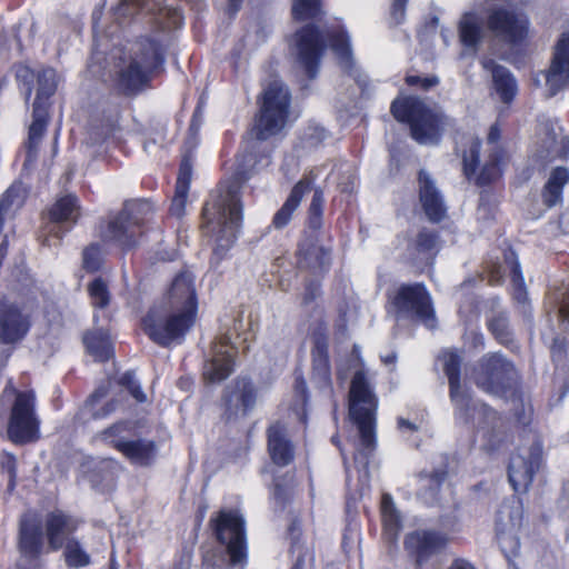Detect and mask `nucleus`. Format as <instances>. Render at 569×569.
Returning <instances> with one entry per match:
<instances>
[{"label": "nucleus", "mask_w": 569, "mask_h": 569, "mask_svg": "<svg viewBox=\"0 0 569 569\" xmlns=\"http://www.w3.org/2000/svg\"><path fill=\"white\" fill-rule=\"evenodd\" d=\"M326 49L325 34L308 24L296 33L295 54L298 64L309 79H315Z\"/></svg>", "instance_id": "obj_14"}, {"label": "nucleus", "mask_w": 569, "mask_h": 569, "mask_svg": "<svg viewBox=\"0 0 569 569\" xmlns=\"http://www.w3.org/2000/svg\"><path fill=\"white\" fill-rule=\"evenodd\" d=\"M438 237L435 232L421 230L415 241V248L419 253L427 256V259L437 249Z\"/></svg>", "instance_id": "obj_49"}, {"label": "nucleus", "mask_w": 569, "mask_h": 569, "mask_svg": "<svg viewBox=\"0 0 569 569\" xmlns=\"http://www.w3.org/2000/svg\"><path fill=\"white\" fill-rule=\"evenodd\" d=\"M237 346L228 336H222L212 347V358L203 366V377L210 382L224 380L233 369V357Z\"/></svg>", "instance_id": "obj_21"}, {"label": "nucleus", "mask_w": 569, "mask_h": 569, "mask_svg": "<svg viewBox=\"0 0 569 569\" xmlns=\"http://www.w3.org/2000/svg\"><path fill=\"white\" fill-rule=\"evenodd\" d=\"M449 542L446 532L437 530H416L406 536L405 548L422 566L433 555L440 552Z\"/></svg>", "instance_id": "obj_18"}, {"label": "nucleus", "mask_w": 569, "mask_h": 569, "mask_svg": "<svg viewBox=\"0 0 569 569\" xmlns=\"http://www.w3.org/2000/svg\"><path fill=\"white\" fill-rule=\"evenodd\" d=\"M48 119V106L33 103L32 122L29 128L28 137V161H32L36 157L37 148L44 133Z\"/></svg>", "instance_id": "obj_37"}, {"label": "nucleus", "mask_w": 569, "mask_h": 569, "mask_svg": "<svg viewBox=\"0 0 569 569\" xmlns=\"http://www.w3.org/2000/svg\"><path fill=\"white\" fill-rule=\"evenodd\" d=\"M257 389L248 378H237L224 389L222 402L227 419H238L251 412L257 403Z\"/></svg>", "instance_id": "obj_16"}, {"label": "nucleus", "mask_w": 569, "mask_h": 569, "mask_svg": "<svg viewBox=\"0 0 569 569\" xmlns=\"http://www.w3.org/2000/svg\"><path fill=\"white\" fill-rule=\"evenodd\" d=\"M459 37L467 48L476 49L483 37L482 20L476 13H465L459 23Z\"/></svg>", "instance_id": "obj_38"}, {"label": "nucleus", "mask_w": 569, "mask_h": 569, "mask_svg": "<svg viewBox=\"0 0 569 569\" xmlns=\"http://www.w3.org/2000/svg\"><path fill=\"white\" fill-rule=\"evenodd\" d=\"M505 262L512 274V281L518 289H522L525 279L520 269V263L517 259V254L513 250H508L505 253Z\"/></svg>", "instance_id": "obj_52"}, {"label": "nucleus", "mask_w": 569, "mask_h": 569, "mask_svg": "<svg viewBox=\"0 0 569 569\" xmlns=\"http://www.w3.org/2000/svg\"><path fill=\"white\" fill-rule=\"evenodd\" d=\"M190 181L191 164L187 159H184L180 164L174 196L170 206V213L177 218H180L184 214Z\"/></svg>", "instance_id": "obj_35"}, {"label": "nucleus", "mask_w": 569, "mask_h": 569, "mask_svg": "<svg viewBox=\"0 0 569 569\" xmlns=\"http://www.w3.org/2000/svg\"><path fill=\"white\" fill-rule=\"evenodd\" d=\"M206 233L213 239L212 264H218L234 243L242 220L240 186L221 184L202 211Z\"/></svg>", "instance_id": "obj_1"}, {"label": "nucleus", "mask_w": 569, "mask_h": 569, "mask_svg": "<svg viewBox=\"0 0 569 569\" xmlns=\"http://www.w3.org/2000/svg\"><path fill=\"white\" fill-rule=\"evenodd\" d=\"M2 468L8 472L9 476V487L13 488L14 479H16V459L12 456H9L4 462H2Z\"/></svg>", "instance_id": "obj_60"}, {"label": "nucleus", "mask_w": 569, "mask_h": 569, "mask_svg": "<svg viewBox=\"0 0 569 569\" xmlns=\"http://www.w3.org/2000/svg\"><path fill=\"white\" fill-rule=\"evenodd\" d=\"M419 198L430 221L439 222L445 218L447 209L442 197L435 181L425 170L419 172Z\"/></svg>", "instance_id": "obj_26"}, {"label": "nucleus", "mask_w": 569, "mask_h": 569, "mask_svg": "<svg viewBox=\"0 0 569 569\" xmlns=\"http://www.w3.org/2000/svg\"><path fill=\"white\" fill-rule=\"evenodd\" d=\"M217 539L226 546L229 566L232 569H244L248 565L244 521L236 511H220L211 520Z\"/></svg>", "instance_id": "obj_10"}, {"label": "nucleus", "mask_w": 569, "mask_h": 569, "mask_svg": "<svg viewBox=\"0 0 569 569\" xmlns=\"http://www.w3.org/2000/svg\"><path fill=\"white\" fill-rule=\"evenodd\" d=\"M543 78L549 97L569 83V30L562 32L557 41L550 68L543 73Z\"/></svg>", "instance_id": "obj_20"}, {"label": "nucleus", "mask_w": 569, "mask_h": 569, "mask_svg": "<svg viewBox=\"0 0 569 569\" xmlns=\"http://www.w3.org/2000/svg\"><path fill=\"white\" fill-rule=\"evenodd\" d=\"M326 38L330 41V47L337 56L339 63L346 70L352 66V56L350 40L343 30L328 31Z\"/></svg>", "instance_id": "obj_41"}, {"label": "nucleus", "mask_w": 569, "mask_h": 569, "mask_svg": "<svg viewBox=\"0 0 569 569\" xmlns=\"http://www.w3.org/2000/svg\"><path fill=\"white\" fill-rule=\"evenodd\" d=\"M296 392L300 395L301 400L305 401L307 398V383L303 378L298 377L296 379Z\"/></svg>", "instance_id": "obj_63"}, {"label": "nucleus", "mask_w": 569, "mask_h": 569, "mask_svg": "<svg viewBox=\"0 0 569 569\" xmlns=\"http://www.w3.org/2000/svg\"><path fill=\"white\" fill-rule=\"evenodd\" d=\"M563 342L559 341V339H555V342L551 347V357L556 363H559L562 360L563 352Z\"/></svg>", "instance_id": "obj_62"}, {"label": "nucleus", "mask_w": 569, "mask_h": 569, "mask_svg": "<svg viewBox=\"0 0 569 569\" xmlns=\"http://www.w3.org/2000/svg\"><path fill=\"white\" fill-rule=\"evenodd\" d=\"M523 523L521 501L512 497L503 501L496 517V535L501 550L507 556H515L520 549L518 532Z\"/></svg>", "instance_id": "obj_13"}, {"label": "nucleus", "mask_w": 569, "mask_h": 569, "mask_svg": "<svg viewBox=\"0 0 569 569\" xmlns=\"http://www.w3.org/2000/svg\"><path fill=\"white\" fill-rule=\"evenodd\" d=\"M323 194L322 191L316 190L309 207V213H322Z\"/></svg>", "instance_id": "obj_59"}, {"label": "nucleus", "mask_w": 569, "mask_h": 569, "mask_svg": "<svg viewBox=\"0 0 569 569\" xmlns=\"http://www.w3.org/2000/svg\"><path fill=\"white\" fill-rule=\"evenodd\" d=\"M118 87L126 93L140 90L164 62L162 36L141 37L112 53Z\"/></svg>", "instance_id": "obj_2"}, {"label": "nucleus", "mask_w": 569, "mask_h": 569, "mask_svg": "<svg viewBox=\"0 0 569 569\" xmlns=\"http://www.w3.org/2000/svg\"><path fill=\"white\" fill-rule=\"evenodd\" d=\"M482 67L491 72L495 90L501 101L509 103L518 90L515 77L507 68L497 64L492 59L482 60Z\"/></svg>", "instance_id": "obj_30"}, {"label": "nucleus", "mask_w": 569, "mask_h": 569, "mask_svg": "<svg viewBox=\"0 0 569 569\" xmlns=\"http://www.w3.org/2000/svg\"><path fill=\"white\" fill-rule=\"evenodd\" d=\"M408 0H393L391 7V16L397 23H400L405 18L406 4Z\"/></svg>", "instance_id": "obj_57"}, {"label": "nucleus", "mask_w": 569, "mask_h": 569, "mask_svg": "<svg viewBox=\"0 0 569 569\" xmlns=\"http://www.w3.org/2000/svg\"><path fill=\"white\" fill-rule=\"evenodd\" d=\"M311 188L309 179H301L291 190L288 199L273 217L272 223L276 228L281 229L289 223L292 213L299 207L300 201L306 192Z\"/></svg>", "instance_id": "obj_33"}, {"label": "nucleus", "mask_w": 569, "mask_h": 569, "mask_svg": "<svg viewBox=\"0 0 569 569\" xmlns=\"http://www.w3.org/2000/svg\"><path fill=\"white\" fill-rule=\"evenodd\" d=\"M499 176V169L496 163H491L489 166H486L481 173L477 178L478 184H486L490 182L492 179Z\"/></svg>", "instance_id": "obj_55"}, {"label": "nucleus", "mask_w": 569, "mask_h": 569, "mask_svg": "<svg viewBox=\"0 0 569 569\" xmlns=\"http://www.w3.org/2000/svg\"><path fill=\"white\" fill-rule=\"evenodd\" d=\"M108 388L99 387L86 401L84 410L88 411L92 419L102 420L110 417L119 407V401L108 399Z\"/></svg>", "instance_id": "obj_34"}, {"label": "nucleus", "mask_w": 569, "mask_h": 569, "mask_svg": "<svg viewBox=\"0 0 569 569\" xmlns=\"http://www.w3.org/2000/svg\"><path fill=\"white\" fill-rule=\"evenodd\" d=\"M197 313L166 305L154 307L143 319L147 335L156 343L169 347L183 341L196 322Z\"/></svg>", "instance_id": "obj_7"}, {"label": "nucleus", "mask_w": 569, "mask_h": 569, "mask_svg": "<svg viewBox=\"0 0 569 569\" xmlns=\"http://www.w3.org/2000/svg\"><path fill=\"white\" fill-rule=\"evenodd\" d=\"M17 78L19 80H22L27 84V88H26V100H29L30 96H31V92H32V89H31V86H30V82L33 79L32 71L28 67H20L17 70Z\"/></svg>", "instance_id": "obj_56"}, {"label": "nucleus", "mask_w": 569, "mask_h": 569, "mask_svg": "<svg viewBox=\"0 0 569 569\" xmlns=\"http://www.w3.org/2000/svg\"><path fill=\"white\" fill-rule=\"evenodd\" d=\"M162 305L197 313L198 300L194 276L183 271L174 277Z\"/></svg>", "instance_id": "obj_22"}, {"label": "nucleus", "mask_w": 569, "mask_h": 569, "mask_svg": "<svg viewBox=\"0 0 569 569\" xmlns=\"http://www.w3.org/2000/svg\"><path fill=\"white\" fill-rule=\"evenodd\" d=\"M542 448L539 443L513 455L508 468L509 482L516 492H525L541 465Z\"/></svg>", "instance_id": "obj_17"}, {"label": "nucleus", "mask_w": 569, "mask_h": 569, "mask_svg": "<svg viewBox=\"0 0 569 569\" xmlns=\"http://www.w3.org/2000/svg\"><path fill=\"white\" fill-rule=\"evenodd\" d=\"M299 266L322 270L330 263V249L315 238H307L299 244Z\"/></svg>", "instance_id": "obj_32"}, {"label": "nucleus", "mask_w": 569, "mask_h": 569, "mask_svg": "<svg viewBox=\"0 0 569 569\" xmlns=\"http://www.w3.org/2000/svg\"><path fill=\"white\" fill-rule=\"evenodd\" d=\"M488 327L501 343H507L510 340L509 321L505 312L492 316L488 320Z\"/></svg>", "instance_id": "obj_48"}, {"label": "nucleus", "mask_w": 569, "mask_h": 569, "mask_svg": "<svg viewBox=\"0 0 569 569\" xmlns=\"http://www.w3.org/2000/svg\"><path fill=\"white\" fill-rule=\"evenodd\" d=\"M64 559L69 567H84L90 562L89 555L84 551L80 542L70 538L64 545Z\"/></svg>", "instance_id": "obj_44"}, {"label": "nucleus", "mask_w": 569, "mask_h": 569, "mask_svg": "<svg viewBox=\"0 0 569 569\" xmlns=\"http://www.w3.org/2000/svg\"><path fill=\"white\" fill-rule=\"evenodd\" d=\"M446 479L445 471H435L428 477V481L430 482V488L432 490V496L436 495L439 489L441 482Z\"/></svg>", "instance_id": "obj_61"}, {"label": "nucleus", "mask_w": 569, "mask_h": 569, "mask_svg": "<svg viewBox=\"0 0 569 569\" xmlns=\"http://www.w3.org/2000/svg\"><path fill=\"white\" fill-rule=\"evenodd\" d=\"M378 398L363 370L355 373L349 391V416L358 428L359 443L355 455L357 465L363 468L376 448V420Z\"/></svg>", "instance_id": "obj_3"}, {"label": "nucleus", "mask_w": 569, "mask_h": 569, "mask_svg": "<svg viewBox=\"0 0 569 569\" xmlns=\"http://www.w3.org/2000/svg\"><path fill=\"white\" fill-rule=\"evenodd\" d=\"M322 13L320 0H293L292 16L296 20L318 19Z\"/></svg>", "instance_id": "obj_43"}, {"label": "nucleus", "mask_w": 569, "mask_h": 569, "mask_svg": "<svg viewBox=\"0 0 569 569\" xmlns=\"http://www.w3.org/2000/svg\"><path fill=\"white\" fill-rule=\"evenodd\" d=\"M91 303L94 308H106L109 305L110 293L107 283L101 279H94L88 287Z\"/></svg>", "instance_id": "obj_47"}, {"label": "nucleus", "mask_w": 569, "mask_h": 569, "mask_svg": "<svg viewBox=\"0 0 569 569\" xmlns=\"http://www.w3.org/2000/svg\"><path fill=\"white\" fill-rule=\"evenodd\" d=\"M380 511L386 536L390 541L397 540L402 528V519L391 495H382Z\"/></svg>", "instance_id": "obj_36"}, {"label": "nucleus", "mask_w": 569, "mask_h": 569, "mask_svg": "<svg viewBox=\"0 0 569 569\" xmlns=\"http://www.w3.org/2000/svg\"><path fill=\"white\" fill-rule=\"evenodd\" d=\"M160 19L163 29L178 28L183 20L180 10L171 7H166L160 10Z\"/></svg>", "instance_id": "obj_53"}, {"label": "nucleus", "mask_w": 569, "mask_h": 569, "mask_svg": "<svg viewBox=\"0 0 569 569\" xmlns=\"http://www.w3.org/2000/svg\"><path fill=\"white\" fill-rule=\"evenodd\" d=\"M119 385L126 387L131 396L139 402H144L147 397L136 380L133 371H127L119 378Z\"/></svg>", "instance_id": "obj_51"}, {"label": "nucleus", "mask_w": 569, "mask_h": 569, "mask_svg": "<svg viewBox=\"0 0 569 569\" xmlns=\"http://www.w3.org/2000/svg\"><path fill=\"white\" fill-rule=\"evenodd\" d=\"M290 92L282 81L274 79L263 90L261 113L254 131L259 140H266L283 129L288 118Z\"/></svg>", "instance_id": "obj_9"}, {"label": "nucleus", "mask_w": 569, "mask_h": 569, "mask_svg": "<svg viewBox=\"0 0 569 569\" xmlns=\"http://www.w3.org/2000/svg\"><path fill=\"white\" fill-rule=\"evenodd\" d=\"M0 420L7 421L8 438L14 443L39 439L40 422L36 415L34 395L17 390L11 380L0 396Z\"/></svg>", "instance_id": "obj_4"}, {"label": "nucleus", "mask_w": 569, "mask_h": 569, "mask_svg": "<svg viewBox=\"0 0 569 569\" xmlns=\"http://www.w3.org/2000/svg\"><path fill=\"white\" fill-rule=\"evenodd\" d=\"M57 89L56 71L53 69H43L38 74V90L33 103H41L47 106V100L51 97Z\"/></svg>", "instance_id": "obj_42"}, {"label": "nucleus", "mask_w": 569, "mask_h": 569, "mask_svg": "<svg viewBox=\"0 0 569 569\" xmlns=\"http://www.w3.org/2000/svg\"><path fill=\"white\" fill-rule=\"evenodd\" d=\"M449 569H475L473 566L466 560H456Z\"/></svg>", "instance_id": "obj_64"}, {"label": "nucleus", "mask_w": 569, "mask_h": 569, "mask_svg": "<svg viewBox=\"0 0 569 569\" xmlns=\"http://www.w3.org/2000/svg\"><path fill=\"white\" fill-rule=\"evenodd\" d=\"M153 212L149 200H133L124 204L123 209L106 226L100 228V237L104 243H112L122 250H130L139 243L142 227Z\"/></svg>", "instance_id": "obj_6"}, {"label": "nucleus", "mask_w": 569, "mask_h": 569, "mask_svg": "<svg viewBox=\"0 0 569 569\" xmlns=\"http://www.w3.org/2000/svg\"><path fill=\"white\" fill-rule=\"evenodd\" d=\"M102 250L99 244L92 243L83 251V267L89 271H96L102 263Z\"/></svg>", "instance_id": "obj_50"}, {"label": "nucleus", "mask_w": 569, "mask_h": 569, "mask_svg": "<svg viewBox=\"0 0 569 569\" xmlns=\"http://www.w3.org/2000/svg\"><path fill=\"white\" fill-rule=\"evenodd\" d=\"M51 223L47 227V234L42 243L51 247V239H60V223L70 222L74 224L80 217V206L74 194H67L57 199L56 203L49 211Z\"/></svg>", "instance_id": "obj_23"}, {"label": "nucleus", "mask_w": 569, "mask_h": 569, "mask_svg": "<svg viewBox=\"0 0 569 569\" xmlns=\"http://www.w3.org/2000/svg\"><path fill=\"white\" fill-rule=\"evenodd\" d=\"M83 342L87 351L97 360L106 361L113 355V349L108 333L102 330L90 331L84 335Z\"/></svg>", "instance_id": "obj_39"}, {"label": "nucleus", "mask_w": 569, "mask_h": 569, "mask_svg": "<svg viewBox=\"0 0 569 569\" xmlns=\"http://www.w3.org/2000/svg\"><path fill=\"white\" fill-rule=\"evenodd\" d=\"M29 330V320L13 305H0V340L13 343L22 339Z\"/></svg>", "instance_id": "obj_25"}, {"label": "nucleus", "mask_w": 569, "mask_h": 569, "mask_svg": "<svg viewBox=\"0 0 569 569\" xmlns=\"http://www.w3.org/2000/svg\"><path fill=\"white\" fill-rule=\"evenodd\" d=\"M440 526L447 532H458L460 530V522L456 516H445L440 520Z\"/></svg>", "instance_id": "obj_58"}, {"label": "nucleus", "mask_w": 569, "mask_h": 569, "mask_svg": "<svg viewBox=\"0 0 569 569\" xmlns=\"http://www.w3.org/2000/svg\"><path fill=\"white\" fill-rule=\"evenodd\" d=\"M391 113L398 121L409 123L411 137L420 144L438 143L441 132L450 122L440 110L430 108L415 97L395 100Z\"/></svg>", "instance_id": "obj_5"}, {"label": "nucleus", "mask_w": 569, "mask_h": 569, "mask_svg": "<svg viewBox=\"0 0 569 569\" xmlns=\"http://www.w3.org/2000/svg\"><path fill=\"white\" fill-rule=\"evenodd\" d=\"M20 550L28 556L39 555L42 547V530L34 515L27 513L20 521Z\"/></svg>", "instance_id": "obj_31"}, {"label": "nucleus", "mask_w": 569, "mask_h": 569, "mask_svg": "<svg viewBox=\"0 0 569 569\" xmlns=\"http://www.w3.org/2000/svg\"><path fill=\"white\" fill-rule=\"evenodd\" d=\"M144 4V0H120L119 4L114 8V17L117 19L127 18L137 12Z\"/></svg>", "instance_id": "obj_54"}, {"label": "nucleus", "mask_w": 569, "mask_h": 569, "mask_svg": "<svg viewBox=\"0 0 569 569\" xmlns=\"http://www.w3.org/2000/svg\"><path fill=\"white\" fill-rule=\"evenodd\" d=\"M130 423L126 421L117 422L101 432V438L112 445L132 463L148 466L154 459L156 446L149 440L127 441L121 436L129 431Z\"/></svg>", "instance_id": "obj_15"}, {"label": "nucleus", "mask_w": 569, "mask_h": 569, "mask_svg": "<svg viewBox=\"0 0 569 569\" xmlns=\"http://www.w3.org/2000/svg\"><path fill=\"white\" fill-rule=\"evenodd\" d=\"M268 450L272 461L284 467L293 459V447L287 437L286 427L276 422L268 429Z\"/></svg>", "instance_id": "obj_28"}, {"label": "nucleus", "mask_w": 569, "mask_h": 569, "mask_svg": "<svg viewBox=\"0 0 569 569\" xmlns=\"http://www.w3.org/2000/svg\"><path fill=\"white\" fill-rule=\"evenodd\" d=\"M569 181V171L567 168H556L545 187L543 201L548 207H553L562 199V189Z\"/></svg>", "instance_id": "obj_40"}, {"label": "nucleus", "mask_w": 569, "mask_h": 569, "mask_svg": "<svg viewBox=\"0 0 569 569\" xmlns=\"http://www.w3.org/2000/svg\"><path fill=\"white\" fill-rule=\"evenodd\" d=\"M487 23L497 37L512 43L521 41L528 32L527 17L503 8L491 10Z\"/></svg>", "instance_id": "obj_19"}, {"label": "nucleus", "mask_w": 569, "mask_h": 569, "mask_svg": "<svg viewBox=\"0 0 569 569\" xmlns=\"http://www.w3.org/2000/svg\"><path fill=\"white\" fill-rule=\"evenodd\" d=\"M391 303L397 318H410L421 321L427 328L436 327L435 310L431 297L425 286L403 284L393 296Z\"/></svg>", "instance_id": "obj_12"}, {"label": "nucleus", "mask_w": 569, "mask_h": 569, "mask_svg": "<svg viewBox=\"0 0 569 569\" xmlns=\"http://www.w3.org/2000/svg\"><path fill=\"white\" fill-rule=\"evenodd\" d=\"M541 147L546 157H569V138L557 121L548 120L540 126Z\"/></svg>", "instance_id": "obj_27"}, {"label": "nucleus", "mask_w": 569, "mask_h": 569, "mask_svg": "<svg viewBox=\"0 0 569 569\" xmlns=\"http://www.w3.org/2000/svg\"><path fill=\"white\" fill-rule=\"evenodd\" d=\"M117 119L116 117L108 118L106 121L98 122L97 120H92L89 130H88V139L91 144H98L103 142L107 138H109L116 128Z\"/></svg>", "instance_id": "obj_45"}, {"label": "nucleus", "mask_w": 569, "mask_h": 569, "mask_svg": "<svg viewBox=\"0 0 569 569\" xmlns=\"http://www.w3.org/2000/svg\"><path fill=\"white\" fill-rule=\"evenodd\" d=\"M46 535L49 547L52 550H59L69 540L79 526V521L61 510H54L46 517Z\"/></svg>", "instance_id": "obj_24"}, {"label": "nucleus", "mask_w": 569, "mask_h": 569, "mask_svg": "<svg viewBox=\"0 0 569 569\" xmlns=\"http://www.w3.org/2000/svg\"><path fill=\"white\" fill-rule=\"evenodd\" d=\"M312 379L320 388H331V369L328 355V339L318 336L312 349Z\"/></svg>", "instance_id": "obj_29"}, {"label": "nucleus", "mask_w": 569, "mask_h": 569, "mask_svg": "<svg viewBox=\"0 0 569 569\" xmlns=\"http://www.w3.org/2000/svg\"><path fill=\"white\" fill-rule=\"evenodd\" d=\"M439 359L442 361L443 371L448 377L450 387V398L456 407V418L460 422L467 423L483 418L493 419L496 412L486 405L473 401L468 392L460 386V365L461 357L453 351H443Z\"/></svg>", "instance_id": "obj_8"}, {"label": "nucleus", "mask_w": 569, "mask_h": 569, "mask_svg": "<svg viewBox=\"0 0 569 569\" xmlns=\"http://www.w3.org/2000/svg\"><path fill=\"white\" fill-rule=\"evenodd\" d=\"M467 144L468 150H465L462 153L463 173L468 179H471L478 164L481 142L479 139L470 137L467 140Z\"/></svg>", "instance_id": "obj_46"}, {"label": "nucleus", "mask_w": 569, "mask_h": 569, "mask_svg": "<svg viewBox=\"0 0 569 569\" xmlns=\"http://www.w3.org/2000/svg\"><path fill=\"white\" fill-rule=\"evenodd\" d=\"M517 372L511 362L499 353L487 355L475 369L476 385L485 392L503 397L511 390Z\"/></svg>", "instance_id": "obj_11"}]
</instances>
